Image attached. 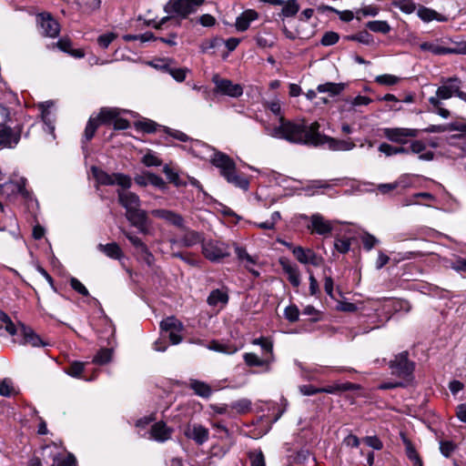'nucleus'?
I'll return each mask as SVG.
<instances>
[{
  "instance_id": "1",
  "label": "nucleus",
  "mask_w": 466,
  "mask_h": 466,
  "mask_svg": "<svg viewBox=\"0 0 466 466\" xmlns=\"http://www.w3.org/2000/svg\"><path fill=\"white\" fill-rule=\"evenodd\" d=\"M91 170L98 184L104 186L117 185L121 187L116 190V194L118 203L126 209L127 219L133 217L139 218L138 215H142L145 210L140 208L139 197L136 193L127 190L132 185L131 177L122 173L109 174L96 167H92Z\"/></svg>"
},
{
  "instance_id": "2",
  "label": "nucleus",
  "mask_w": 466,
  "mask_h": 466,
  "mask_svg": "<svg viewBox=\"0 0 466 466\" xmlns=\"http://www.w3.org/2000/svg\"><path fill=\"white\" fill-rule=\"evenodd\" d=\"M265 129L268 136L284 139L293 144L317 147L322 142L321 135L319 132V124L318 122L306 126L304 123H295L280 116L279 126L273 127L268 126Z\"/></svg>"
},
{
  "instance_id": "3",
  "label": "nucleus",
  "mask_w": 466,
  "mask_h": 466,
  "mask_svg": "<svg viewBox=\"0 0 466 466\" xmlns=\"http://www.w3.org/2000/svg\"><path fill=\"white\" fill-rule=\"evenodd\" d=\"M210 162L220 170V175L236 187L248 190L249 181L238 175L236 170V164L232 158L222 152H215L211 157Z\"/></svg>"
},
{
  "instance_id": "4",
  "label": "nucleus",
  "mask_w": 466,
  "mask_h": 466,
  "mask_svg": "<svg viewBox=\"0 0 466 466\" xmlns=\"http://www.w3.org/2000/svg\"><path fill=\"white\" fill-rule=\"evenodd\" d=\"M204 0H169L164 6L167 16L161 18L153 26L160 29L168 21L174 18L184 19L188 15L194 13L196 8L202 5Z\"/></svg>"
},
{
  "instance_id": "5",
  "label": "nucleus",
  "mask_w": 466,
  "mask_h": 466,
  "mask_svg": "<svg viewBox=\"0 0 466 466\" xmlns=\"http://www.w3.org/2000/svg\"><path fill=\"white\" fill-rule=\"evenodd\" d=\"M119 110L117 108H101L96 116H91L86 123L84 137L82 139L83 146L89 142L95 136L96 129L101 124H110L118 116Z\"/></svg>"
},
{
  "instance_id": "6",
  "label": "nucleus",
  "mask_w": 466,
  "mask_h": 466,
  "mask_svg": "<svg viewBox=\"0 0 466 466\" xmlns=\"http://www.w3.org/2000/svg\"><path fill=\"white\" fill-rule=\"evenodd\" d=\"M442 85L438 87L436 94L429 97L428 101L431 106H439L441 100H446L453 96L458 97L461 92V81L459 77H449L441 80Z\"/></svg>"
},
{
  "instance_id": "7",
  "label": "nucleus",
  "mask_w": 466,
  "mask_h": 466,
  "mask_svg": "<svg viewBox=\"0 0 466 466\" xmlns=\"http://www.w3.org/2000/svg\"><path fill=\"white\" fill-rule=\"evenodd\" d=\"M408 356L407 351H402L396 355L394 360L389 362L392 375L405 380L412 378L415 365L414 362L409 360Z\"/></svg>"
},
{
  "instance_id": "8",
  "label": "nucleus",
  "mask_w": 466,
  "mask_h": 466,
  "mask_svg": "<svg viewBox=\"0 0 466 466\" xmlns=\"http://www.w3.org/2000/svg\"><path fill=\"white\" fill-rule=\"evenodd\" d=\"M26 179L25 177L10 178L0 184V190L6 198H15L20 194L26 200H33L30 191L25 188Z\"/></svg>"
},
{
  "instance_id": "9",
  "label": "nucleus",
  "mask_w": 466,
  "mask_h": 466,
  "mask_svg": "<svg viewBox=\"0 0 466 466\" xmlns=\"http://www.w3.org/2000/svg\"><path fill=\"white\" fill-rule=\"evenodd\" d=\"M22 130V125H15L12 127L6 123H0V147L15 148L21 139Z\"/></svg>"
},
{
  "instance_id": "10",
  "label": "nucleus",
  "mask_w": 466,
  "mask_h": 466,
  "mask_svg": "<svg viewBox=\"0 0 466 466\" xmlns=\"http://www.w3.org/2000/svg\"><path fill=\"white\" fill-rule=\"evenodd\" d=\"M202 253L206 258L213 262L219 261L229 256L228 246L215 240L204 242L202 244Z\"/></svg>"
},
{
  "instance_id": "11",
  "label": "nucleus",
  "mask_w": 466,
  "mask_h": 466,
  "mask_svg": "<svg viewBox=\"0 0 466 466\" xmlns=\"http://www.w3.org/2000/svg\"><path fill=\"white\" fill-rule=\"evenodd\" d=\"M160 328L167 334L168 339L173 345H177L182 341L180 333L184 327L182 322L175 317H167L163 319L160 322Z\"/></svg>"
},
{
  "instance_id": "12",
  "label": "nucleus",
  "mask_w": 466,
  "mask_h": 466,
  "mask_svg": "<svg viewBox=\"0 0 466 466\" xmlns=\"http://www.w3.org/2000/svg\"><path fill=\"white\" fill-rule=\"evenodd\" d=\"M420 132L419 129L404 127H387L383 129V135L388 140L400 144L406 143L407 137H418Z\"/></svg>"
},
{
  "instance_id": "13",
  "label": "nucleus",
  "mask_w": 466,
  "mask_h": 466,
  "mask_svg": "<svg viewBox=\"0 0 466 466\" xmlns=\"http://www.w3.org/2000/svg\"><path fill=\"white\" fill-rule=\"evenodd\" d=\"M215 84V92L232 97H238L243 94V88L240 85L233 84L228 79L220 78L218 75L212 78Z\"/></svg>"
},
{
  "instance_id": "14",
  "label": "nucleus",
  "mask_w": 466,
  "mask_h": 466,
  "mask_svg": "<svg viewBox=\"0 0 466 466\" xmlns=\"http://www.w3.org/2000/svg\"><path fill=\"white\" fill-rule=\"evenodd\" d=\"M292 254L296 259L303 265H312L319 267L321 265L323 258L317 255L311 248H304L300 246L292 248Z\"/></svg>"
},
{
  "instance_id": "15",
  "label": "nucleus",
  "mask_w": 466,
  "mask_h": 466,
  "mask_svg": "<svg viewBox=\"0 0 466 466\" xmlns=\"http://www.w3.org/2000/svg\"><path fill=\"white\" fill-rule=\"evenodd\" d=\"M38 24L41 28L42 35L55 38L59 35L60 25L50 14H41L39 15Z\"/></svg>"
},
{
  "instance_id": "16",
  "label": "nucleus",
  "mask_w": 466,
  "mask_h": 466,
  "mask_svg": "<svg viewBox=\"0 0 466 466\" xmlns=\"http://www.w3.org/2000/svg\"><path fill=\"white\" fill-rule=\"evenodd\" d=\"M151 215L155 218L165 220L167 223L177 227L178 228H184L185 219L184 218L172 210L165 208H157L151 210Z\"/></svg>"
},
{
  "instance_id": "17",
  "label": "nucleus",
  "mask_w": 466,
  "mask_h": 466,
  "mask_svg": "<svg viewBox=\"0 0 466 466\" xmlns=\"http://www.w3.org/2000/svg\"><path fill=\"white\" fill-rule=\"evenodd\" d=\"M184 434L198 445L205 443L209 437L208 430L198 423L188 424L184 431Z\"/></svg>"
},
{
  "instance_id": "18",
  "label": "nucleus",
  "mask_w": 466,
  "mask_h": 466,
  "mask_svg": "<svg viewBox=\"0 0 466 466\" xmlns=\"http://www.w3.org/2000/svg\"><path fill=\"white\" fill-rule=\"evenodd\" d=\"M279 263L283 272L287 275L289 283L294 288H299L301 283L299 267L286 258H280Z\"/></svg>"
},
{
  "instance_id": "19",
  "label": "nucleus",
  "mask_w": 466,
  "mask_h": 466,
  "mask_svg": "<svg viewBox=\"0 0 466 466\" xmlns=\"http://www.w3.org/2000/svg\"><path fill=\"white\" fill-rule=\"evenodd\" d=\"M322 142L319 145L327 144L329 149L333 151H350L352 150L356 145L350 139H336L327 136H322Z\"/></svg>"
},
{
  "instance_id": "20",
  "label": "nucleus",
  "mask_w": 466,
  "mask_h": 466,
  "mask_svg": "<svg viewBox=\"0 0 466 466\" xmlns=\"http://www.w3.org/2000/svg\"><path fill=\"white\" fill-rule=\"evenodd\" d=\"M310 222L311 226L309 228H311L313 232L319 235H328L333 229L330 221L326 220L320 214H313L310 217Z\"/></svg>"
},
{
  "instance_id": "21",
  "label": "nucleus",
  "mask_w": 466,
  "mask_h": 466,
  "mask_svg": "<svg viewBox=\"0 0 466 466\" xmlns=\"http://www.w3.org/2000/svg\"><path fill=\"white\" fill-rule=\"evenodd\" d=\"M229 297L228 289L225 288L213 289L208 299L207 302L210 307L224 308L228 302Z\"/></svg>"
},
{
  "instance_id": "22",
  "label": "nucleus",
  "mask_w": 466,
  "mask_h": 466,
  "mask_svg": "<svg viewBox=\"0 0 466 466\" xmlns=\"http://www.w3.org/2000/svg\"><path fill=\"white\" fill-rule=\"evenodd\" d=\"M172 431V429L167 427L165 422L158 421L152 425L150 436L157 441L164 442L170 439Z\"/></svg>"
},
{
  "instance_id": "23",
  "label": "nucleus",
  "mask_w": 466,
  "mask_h": 466,
  "mask_svg": "<svg viewBox=\"0 0 466 466\" xmlns=\"http://www.w3.org/2000/svg\"><path fill=\"white\" fill-rule=\"evenodd\" d=\"M184 233L179 238V245L185 248H191L193 246H196L198 243H201L203 241L202 234L190 229L188 228H186L184 225V228H182Z\"/></svg>"
},
{
  "instance_id": "24",
  "label": "nucleus",
  "mask_w": 466,
  "mask_h": 466,
  "mask_svg": "<svg viewBox=\"0 0 466 466\" xmlns=\"http://www.w3.org/2000/svg\"><path fill=\"white\" fill-rule=\"evenodd\" d=\"M19 328L23 336L24 344H29L32 347H45L46 345V343L44 342L31 328L26 327L22 323H19Z\"/></svg>"
},
{
  "instance_id": "25",
  "label": "nucleus",
  "mask_w": 466,
  "mask_h": 466,
  "mask_svg": "<svg viewBox=\"0 0 466 466\" xmlns=\"http://www.w3.org/2000/svg\"><path fill=\"white\" fill-rule=\"evenodd\" d=\"M243 358L248 366L265 367L266 370H269V366L275 360V358L265 356L263 358H259L257 354L251 352L245 353Z\"/></svg>"
},
{
  "instance_id": "26",
  "label": "nucleus",
  "mask_w": 466,
  "mask_h": 466,
  "mask_svg": "<svg viewBox=\"0 0 466 466\" xmlns=\"http://www.w3.org/2000/svg\"><path fill=\"white\" fill-rule=\"evenodd\" d=\"M417 15L424 23H430L434 20H436L438 22L447 21V18L443 15L438 13L437 11H435L431 8H429V7H426L423 5H420L418 7Z\"/></svg>"
},
{
  "instance_id": "27",
  "label": "nucleus",
  "mask_w": 466,
  "mask_h": 466,
  "mask_svg": "<svg viewBox=\"0 0 466 466\" xmlns=\"http://www.w3.org/2000/svg\"><path fill=\"white\" fill-rule=\"evenodd\" d=\"M258 18V13L253 9L244 11L236 20V28L238 31L244 32L252 21Z\"/></svg>"
},
{
  "instance_id": "28",
  "label": "nucleus",
  "mask_w": 466,
  "mask_h": 466,
  "mask_svg": "<svg viewBox=\"0 0 466 466\" xmlns=\"http://www.w3.org/2000/svg\"><path fill=\"white\" fill-rule=\"evenodd\" d=\"M425 149H426L425 143H423L420 140H415L410 144V146L409 147V152L410 151L414 154H420L419 156V158L421 160H425V161L432 160L434 157V153L432 151L424 152Z\"/></svg>"
},
{
  "instance_id": "29",
  "label": "nucleus",
  "mask_w": 466,
  "mask_h": 466,
  "mask_svg": "<svg viewBox=\"0 0 466 466\" xmlns=\"http://www.w3.org/2000/svg\"><path fill=\"white\" fill-rule=\"evenodd\" d=\"M159 67L166 73L169 74L177 82H183L186 79L187 73L188 72L187 68L174 67L170 63H165L159 66Z\"/></svg>"
},
{
  "instance_id": "30",
  "label": "nucleus",
  "mask_w": 466,
  "mask_h": 466,
  "mask_svg": "<svg viewBox=\"0 0 466 466\" xmlns=\"http://www.w3.org/2000/svg\"><path fill=\"white\" fill-rule=\"evenodd\" d=\"M97 249L110 258L120 259L123 257V252L120 247L115 242L106 245L98 244Z\"/></svg>"
},
{
  "instance_id": "31",
  "label": "nucleus",
  "mask_w": 466,
  "mask_h": 466,
  "mask_svg": "<svg viewBox=\"0 0 466 466\" xmlns=\"http://www.w3.org/2000/svg\"><path fill=\"white\" fill-rule=\"evenodd\" d=\"M345 88V84L343 83H332L327 82L325 84H320L317 86V91L319 93H328L329 96H335L339 95Z\"/></svg>"
},
{
  "instance_id": "32",
  "label": "nucleus",
  "mask_w": 466,
  "mask_h": 466,
  "mask_svg": "<svg viewBox=\"0 0 466 466\" xmlns=\"http://www.w3.org/2000/svg\"><path fill=\"white\" fill-rule=\"evenodd\" d=\"M357 386L351 382L336 383L334 385L319 388L320 393L337 394L344 391L353 390Z\"/></svg>"
},
{
  "instance_id": "33",
  "label": "nucleus",
  "mask_w": 466,
  "mask_h": 466,
  "mask_svg": "<svg viewBox=\"0 0 466 466\" xmlns=\"http://www.w3.org/2000/svg\"><path fill=\"white\" fill-rule=\"evenodd\" d=\"M400 435L403 443L405 444L407 457L411 461H413L414 466H422V461L419 454L417 453L414 446L412 445L411 441L403 433H401Z\"/></svg>"
},
{
  "instance_id": "34",
  "label": "nucleus",
  "mask_w": 466,
  "mask_h": 466,
  "mask_svg": "<svg viewBox=\"0 0 466 466\" xmlns=\"http://www.w3.org/2000/svg\"><path fill=\"white\" fill-rule=\"evenodd\" d=\"M189 387L194 390L195 394L202 398H208L212 392L209 385L197 380H191Z\"/></svg>"
},
{
  "instance_id": "35",
  "label": "nucleus",
  "mask_w": 466,
  "mask_h": 466,
  "mask_svg": "<svg viewBox=\"0 0 466 466\" xmlns=\"http://www.w3.org/2000/svg\"><path fill=\"white\" fill-rule=\"evenodd\" d=\"M80 10L85 14H93L101 7L102 0H76Z\"/></svg>"
},
{
  "instance_id": "36",
  "label": "nucleus",
  "mask_w": 466,
  "mask_h": 466,
  "mask_svg": "<svg viewBox=\"0 0 466 466\" xmlns=\"http://www.w3.org/2000/svg\"><path fill=\"white\" fill-rule=\"evenodd\" d=\"M207 348L210 350L225 354H233L237 351V348L234 345L223 343L218 340L210 341Z\"/></svg>"
},
{
  "instance_id": "37",
  "label": "nucleus",
  "mask_w": 466,
  "mask_h": 466,
  "mask_svg": "<svg viewBox=\"0 0 466 466\" xmlns=\"http://www.w3.org/2000/svg\"><path fill=\"white\" fill-rule=\"evenodd\" d=\"M420 49L423 51H428L436 56L448 55L449 51L446 46H442L437 43L433 42H425L420 45Z\"/></svg>"
},
{
  "instance_id": "38",
  "label": "nucleus",
  "mask_w": 466,
  "mask_h": 466,
  "mask_svg": "<svg viewBox=\"0 0 466 466\" xmlns=\"http://www.w3.org/2000/svg\"><path fill=\"white\" fill-rule=\"evenodd\" d=\"M366 27L374 33L388 34L390 31V25L387 21L374 20L366 24Z\"/></svg>"
},
{
  "instance_id": "39",
  "label": "nucleus",
  "mask_w": 466,
  "mask_h": 466,
  "mask_svg": "<svg viewBox=\"0 0 466 466\" xmlns=\"http://www.w3.org/2000/svg\"><path fill=\"white\" fill-rule=\"evenodd\" d=\"M252 343L254 345L260 346L262 351H263V357H271L274 358L273 354V344L272 342L265 337H260L258 339H255Z\"/></svg>"
},
{
  "instance_id": "40",
  "label": "nucleus",
  "mask_w": 466,
  "mask_h": 466,
  "mask_svg": "<svg viewBox=\"0 0 466 466\" xmlns=\"http://www.w3.org/2000/svg\"><path fill=\"white\" fill-rule=\"evenodd\" d=\"M379 151L385 154L387 157H390L398 154H408L409 148L403 147H393L387 143H381L379 147Z\"/></svg>"
},
{
  "instance_id": "41",
  "label": "nucleus",
  "mask_w": 466,
  "mask_h": 466,
  "mask_svg": "<svg viewBox=\"0 0 466 466\" xmlns=\"http://www.w3.org/2000/svg\"><path fill=\"white\" fill-rule=\"evenodd\" d=\"M139 218L136 217L129 218L127 220L132 226L136 227L141 233H147V212H143L142 215H138Z\"/></svg>"
},
{
  "instance_id": "42",
  "label": "nucleus",
  "mask_w": 466,
  "mask_h": 466,
  "mask_svg": "<svg viewBox=\"0 0 466 466\" xmlns=\"http://www.w3.org/2000/svg\"><path fill=\"white\" fill-rule=\"evenodd\" d=\"M346 38L350 41H357L364 45H371L374 41L372 35L368 31H360L357 34L347 35Z\"/></svg>"
},
{
  "instance_id": "43",
  "label": "nucleus",
  "mask_w": 466,
  "mask_h": 466,
  "mask_svg": "<svg viewBox=\"0 0 466 466\" xmlns=\"http://www.w3.org/2000/svg\"><path fill=\"white\" fill-rule=\"evenodd\" d=\"M52 106V102L51 101H46V102H44L42 104L39 105V107L41 109V115H42V119L44 121V123L47 126L48 129L53 132L55 127L53 126V123H52V120L50 118V111H49V107Z\"/></svg>"
},
{
  "instance_id": "44",
  "label": "nucleus",
  "mask_w": 466,
  "mask_h": 466,
  "mask_svg": "<svg viewBox=\"0 0 466 466\" xmlns=\"http://www.w3.org/2000/svg\"><path fill=\"white\" fill-rule=\"evenodd\" d=\"M282 5L283 8L281 10V14L286 17L295 15L299 10V5L297 3V0L284 1V5Z\"/></svg>"
},
{
  "instance_id": "45",
  "label": "nucleus",
  "mask_w": 466,
  "mask_h": 466,
  "mask_svg": "<svg viewBox=\"0 0 466 466\" xmlns=\"http://www.w3.org/2000/svg\"><path fill=\"white\" fill-rule=\"evenodd\" d=\"M112 350L109 349H101L93 358V362L98 365L106 364L111 360Z\"/></svg>"
},
{
  "instance_id": "46",
  "label": "nucleus",
  "mask_w": 466,
  "mask_h": 466,
  "mask_svg": "<svg viewBox=\"0 0 466 466\" xmlns=\"http://www.w3.org/2000/svg\"><path fill=\"white\" fill-rule=\"evenodd\" d=\"M392 5L405 14H412L416 10V5L410 0H394Z\"/></svg>"
},
{
  "instance_id": "47",
  "label": "nucleus",
  "mask_w": 466,
  "mask_h": 466,
  "mask_svg": "<svg viewBox=\"0 0 466 466\" xmlns=\"http://www.w3.org/2000/svg\"><path fill=\"white\" fill-rule=\"evenodd\" d=\"M0 322L5 326V330L14 336L17 332L15 324L11 320L10 317L4 311L0 310Z\"/></svg>"
},
{
  "instance_id": "48",
  "label": "nucleus",
  "mask_w": 466,
  "mask_h": 466,
  "mask_svg": "<svg viewBox=\"0 0 466 466\" xmlns=\"http://www.w3.org/2000/svg\"><path fill=\"white\" fill-rule=\"evenodd\" d=\"M53 460V466H73L76 463V458L71 453L55 456Z\"/></svg>"
},
{
  "instance_id": "49",
  "label": "nucleus",
  "mask_w": 466,
  "mask_h": 466,
  "mask_svg": "<svg viewBox=\"0 0 466 466\" xmlns=\"http://www.w3.org/2000/svg\"><path fill=\"white\" fill-rule=\"evenodd\" d=\"M163 172L166 175L167 178L169 182L173 183L175 186H181L183 183L179 179V176L177 171H175L168 165H165L163 167Z\"/></svg>"
},
{
  "instance_id": "50",
  "label": "nucleus",
  "mask_w": 466,
  "mask_h": 466,
  "mask_svg": "<svg viewBox=\"0 0 466 466\" xmlns=\"http://www.w3.org/2000/svg\"><path fill=\"white\" fill-rule=\"evenodd\" d=\"M230 407L238 413H245L250 410L251 402L247 399H242L231 402Z\"/></svg>"
},
{
  "instance_id": "51",
  "label": "nucleus",
  "mask_w": 466,
  "mask_h": 466,
  "mask_svg": "<svg viewBox=\"0 0 466 466\" xmlns=\"http://www.w3.org/2000/svg\"><path fill=\"white\" fill-rule=\"evenodd\" d=\"M251 466H266L265 457L263 452L259 451H250L248 453Z\"/></svg>"
},
{
  "instance_id": "52",
  "label": "nucleus",
  "mask_w": 466,
  "mask_h": 466,
  "mask_svg": "<svg viewBox=\"0 0 466 466\" xmlns=\"http://www.w3.org/2000/svg\"><path fill=\"white\" fill-rule=\"evenodd\" d=\"M147 182L148 185H152L159 189L165 190L167 188L164 179L154 173L147 172Z\"/></svg>"
},
{
  "instance_id": "53",
  "label": "nucleus",
  "mask_w": 466,
  "mask_h": 466,
  "mask_svg": "<svg viewBox=\"0 0 466 466\" xmlns=\"http://www.w3.org/2000/svg\"><path fill=\"white\" fill-rule=\"evenodd\" d=\"M123 233L126 236V238L130 241V243L134 246V248L137 249V254L147 247V245L142 241L141 238L133 235L131 232L124 230Z\"/></svg>"
},
{
  "instance_id": "54",
  "label": "nucleus",
  "mask_w": 466,
  "mask_h": 466,
  "mask_svg": "<svg viewBox=\"0 0 466 466\" xmlns=\"http://www.w3.org/2000/svg\"><path fill=\"white\" fill-rule=\"evenodd\" d=\"M454 128H453L452 125L442 124V125H430L429 127L422 129L421 131L425 132V133H444L447 131H451Z\"/></svg>"
},
{
  "instance_id": "55",
  "label": "nucleus",
  "mask_w": 466,
  "mask_h": 466,
  "mask_svg": "<svg viewBox=\"0 0 466 466\" xmlns=\"http://www.w3.org/2000/svg\"><path fill=\"white\" fill-rule=\"evenodd\" d=\"M339 39V35L338 33L329 31L323 35L320 43L324 46H329L335 45Z\"/></svg>"
},
{
  "instance_id": "56",
  "label": "nucleus",
  "mask_w": 466,
  "mask_h": 466,
  "mask_svg": "<svg viewBox=\"0 0 466 466\" xmlns=\"http://www.w3.org/2000/svg\"><path fill=\"white\" fill-rule=\"evenodd\" d=\"M361 242L363 244V248L370 251L380 241L373 235L365 233L361 237Z\"/></svg>"
},
{
  "instance_id": "57",
  "label": "nucleus",
  "mask_w": 466,
  "mask_h": 466,
  "mask_svg": "<svg viewBox=\"0 0 466 466\" xmlns=\"http://www.w3.org/2000/svg\"><path fill=\"white\" fill-rule=\"evenodd\" d=\"M138 258L144 261L148 267H152L155 262L154 255L150 252L147 246L137 253Z\"/></svg>"
},
{
  "instance_id": "58",
  "label": "nucleus",
  "mask_w": 466,
  "mask_h": 466,
  "mask_svg": "<svg viewBox=\"0 0 466 466\" xmlns=\"http://www.w3.org/2000/svg\"><path fill=\"white\" fill-rule=\"evenodd\" d=\"M84 362L74 361L67 368L66 373L72 377H79L84 370Z\"/></svg>"
},
{
  "instance_id": "59",
  "label": "nucleus",
  "mask_w": 466,
  "mask_h": 466,
  "mask_svg": "<svg viewBox=\"0 0 466 466\" xmlns=\"http://www.w3.org/2000/svg\"><path fill=\"white\" fill-rule=\"evenodd\" d=\"M375 81L380 85L393 86L398 83L399 78L393 75H380L376 76Z\"/></svg>"
},
{
  "instance_id": "60",
  "label": "nucleus",
  "mask_w": 466,
  "mask_h": 466,
  "mask_svg": "<svg viewBox=\"0 0 466 466\" xmlns=\"http://www.w3.org/2000/svg\"><path fill=\"white\" fill-rule=\"evenodd\" d=\"M70 286L75 291L81 294L82 296H84V297L89 296V292H88L87 289L76 278L72 277L70 279Z\"/></svg>"
},
{
  "instance_id": "61",
  "label": "nucleus",
  "mask_w": 466,
  "mask_h": 466,
  "mask_svg": "<svg viewBox=\"0 0 466 466\" xmlns=\"http://www.w3.org/2000/svg\"><path fill=\"white\" fill-rule=\"evenodd\" d=\"M334 247L339 253L345 254L350 248V240L349 238H336Z\"/></svg>"
},
{
  "instance_id": "62",
  "label": "nucleus",
  "mask_w": 466,
  "mask_h": 466,
  "mask_svg": "<svg viewBox=\"0 0 466 466\" xmlns=\"http://www.w3.org/2000/svg\"><path fill=\"white\" fill-rule=\"evenodd\" d=\"M14 391L13 383L9 379H5L0 383V395L10 397Z\"/></svg>"
},
{
  "instance_id": "63",
  "label": "nucleus",
  "mask_w": 466,
  "mask_h": 466,
  "mask_svg": "<svg viewBox=\"0 0 466 466\" xmlns=\"http://www.w3.org/2000/svg\"><path fill=\"white\" fill-rule=\"evenodd\" d=\"M136 126L144 132L153 133L157 130V124L152 120H145L137 122Z\"/></svg>"
},
{
  "instance_id": "64",
  "label": "nucleus",
  "mask_w": 466,
  "mask_h": 466,
  "mask_svg": "<svg viewBox=\"0 0 466 466\" xmlns=\"http://www.w3.org/2000/svg\"><path fill=\"white\" fill-rule=\"evenodd\" d=\"M450 267L461 274H466V259L464 258H457L451 262Z\"/></svg>"
}]
</instances>
